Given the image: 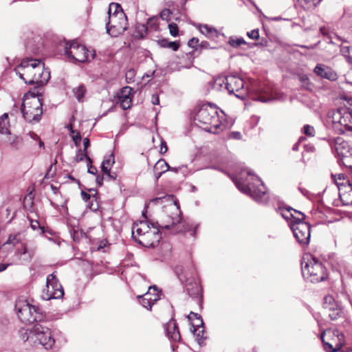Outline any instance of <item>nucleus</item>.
<instances>
[{
    "mask_svg": "<svg viewBox=\"0 0 352 352\" xmlns=\"http://www.w3.org/2000/svg\"><path fill=\"white\" fill-rule=\"evenodd\" d=\"M195 122L199 127L214 134L223 130L217 109L211 104L202 105L195 117Z\"/></svg>",
    "mask_w": 352,
    "mask_h": 352,
    "instance_id": "nucleus-4",
    "label": "nucleus"
},
{
    "mask_svg": "<svg viewBox=\"0 0 352 352\" xmlns=\"http://www.w3.org/2000/svg\"><path fill=\"white\" fill-rule=\"evenodd\" d=\"M14 71L26 84H35L36 87L45 85L50 78V71L38 59H23Z\"/></svg>",
    "mask_w": 352,
    "mask_h": 352,
    "instance_id": "nucleus-2",
    "label": "nucleus"
},
{
    "mask_svg": "<svg viewBox=\"0 0 352 352\" xmlns=\"http://www.w3.org/2000/svg\"><path fill=\"white\" fill-rule=\"evenodd\" d=\"M170 169V166L163 159L159 160L154 166V171H161L163 173Z\"/></svg>",
    "mask_w": 352,
    "mask_h": 352,
    "instance_id": "nucleus-36",
    "label": "nucleus"
},
{
    "mask_svg": "<svg viewBox=\"0 0 352 352\" xmlns=\"http://www.w3.org/2000/svg\"><path fill=\"white\" fill-rule=\"evenodd\" d=\"M226 89L230 94L234 95L236 98L243 100L247 96V89L242 78L236 75H230L226 77Z\"/></svg>",
    "mask_w": 352,
    "mask_h": 352,
    "instance_id": "nucleus-18",
    "label": "nucleus"
},
{
    "mask_svg": "<svg viewBox=\"0 0 352 352\" xmlns=\"http://www.w3.org/2000/svg\"><path fill=\"white\" fill-rule=\"evenodd\" d=\"M157 288L156 286L149 287L148 291L142 296H139L140 303L144 308L151 310L152 305L155 304V302L160 298L157 294H155L157 292Z\"/></svg>",
    "mask_w": 352,
    "mask_h": 352,
    "instance_id": "nucleus-19",
    "label": "nucleus"
},
{
    "mask_svg": "<svg viewBox=\"0 0 352 352\" xmlns=\"http://www.w3.org/2000/svg\"><path fill=\"white\" fill-rule=\"evenodd\" d=\"M333 184L338 192L340 201L342 205L346 206L352 204V185L343 174L335 175ZM332 185V183H331Z\"/></svg>",
    "mask_w": 352,
    "mask_h": 352,
    "instance_id": "nucleus-12",
    "label": "nucleus"
},
{
    "mask_svg": "<svg viewBox=\"0 0 352 352\" xmlns=\"http://www.w3.org/2000/svg\"><path fill=\"white\" fill-rule=\"evenodd\" d=\"M178 278L182 283H184L186 291L188 296L192 298H198L201 294V287L195 280L196 274L195 269L191 266L187 271L184 272L180 267L175 270Z\"/></svg>",
    "mask_w": 352,
    "mask_h": 352,
    "instance_id": "nucleus-10",
    "label": "nucleus"
},
{
    "mask_svg": "<svg viewBox=\"0 0 352 352\" xmlns=\"http://www.w3.org/2000/svg\"><path fill=\"white\" fill-rule=\"evenodd\" d=\"M168 150V147L166 145V142L164 140H162L161 144H160V153L164 154Z\"/></svg>",
    "mask_w": 352,
    "mask_h": 352,
    "instance_id": "nucleus-57",
    "label": "nucleus"
},
{
    "mask_svg": "<svg viewBox=\"0 0 352 352\" xmlns=\"http://www.w3.org/2000/svg\"><path fill=\"white\" fill-rule=\"evenodd\" d=\"M103 175L105 177L106 179L109 180H115L116 179L117 175L114 172H111V170H109L107 173H103Z\"/></svg>",
    "mask_w": 352,
    "mask_h": 352,
    "instance_id": "nucleus-51",
    "label": "nucleus"
},
{
    "mask_svg": "<svg viewBox=\"0 0 352 352\" xmlns=\"http://www.w3.org/2000/svg\"><path fill=\"white\" fill-rule=\"evenodd\" d=\"M88 166V173L92 175H96L97 173V169L96 167L93 166L91 164H87Z\"/></svg>",
    "mask_w": 352,
    "mask_h": 352,
    "instance_id": "nucleus-59",
    "label": "nucleus"
},
{
    "mask_svg": "<svg viewBox=\"0 0 352 352\" xmlns=\"http://www.w3.org/2000/svg\"><path fill=\"white\" fill-rule=\"evenodd\" d=\"M59 47L63 49L64 55L70 60L80 63L88 60V50L83 45L72 41L71 43H60Z\"/></svg>",
    "mask_w": 352,
    "mask_h": 352,
    "instance_id": "nucleus-13",
    "label": "nucleus"
},
{
    "mask_svg": "<svg viewBox=\"0 0 352 352\" xmlns=\"http://www.w3.org/2000/svg\"><path fill=\"white\" fill-rule=\"evenodd\" d=\"M278 212L280 214V215L287 221L291 220V222L292 221H296L297 218H302L305 219V215L296 210L291 207L287 208H278Z\"/></svg>",
    "mask_w": 352,
    "mask_h": 352,
    "instance_id": "nucleus-22",
    "label": "nucleus"
},
{
    "mask_svg": "<svg viewBox=\"0 0 352 352\" xmlns=\"http://www.w3.org/2000/svg\"><path fill=\"white\" fill-rule=\"evenodd\" d=\"M326 333V330L323 331L320 334V339L323 344L324 349L327 352H330V343L329 342H326L324 339V335Z\"/></svg>",
    "mask_w": 352,
    "mask_h": 352,
    "instance_id": "nucleus-48",
    "label": "nucleus"
},
{
    "mask_svg": "<svg viewBox=\"0 0 352 352\" xmlns=\"http://www.w3.org/2000/svg\"><path fill=\"white\" fill-rule=\"evenodd\" d=\"M314 71L316 75L326 79H330V73L325 69L324 65H317Z\"/></svg>",
    "mask_w": 352,
    "mask_h": 352,
    "instance_id": "nucleus-37",
    "label": "nucleus"
},
{
    "mask_svg": "<svg viewBox=\"0 0 352 352\" xmlns=\"http://www.w3.org/2000/svg\"><path fill=\"white\" fill-rule=\"evenodd\" d=\"M166 334L168 339L173 342H178L180 340V333L175 320L171 319L166 323Z\"/></svg>",
    "mask_w": 352,
    "mask_h": 352,
    "instance_id": "nucleus-23",
    "label": "nucleus"
},
{
    "mask_svg": "<svg viewBox=\"0 0 352 352\" xmlns=\"http://www.w3.org/2000/svg\"><path fill=\"white\" fill-rule=\"evenodd\" d=\"M151 102L154 105H157L160 104V99L157 95L153 94L152 96Z\"/></svg>",
    "mask_w": 352,
    "mask_h": 352,
    "instance_id": "nucleus-61",
    "label": "nucleus"
},
{
    "mask_svg": "<svg viewBox=\"0 0 352 352\" xmlns=\"http://www.w3.org/2000/svg\"><path fill=\"white\" fill-rule=\"evenodd\" d=\"M170 34L173 36H177L178 35V27L176 23H172L168 25Z\"/></svg>",
    "mask_w": 352,
    "mask_h": 352,
    "instance_id": "nucleus-47",
    "label": "nucleus"
},
{
    "mask_svg": "<svg viewBox=\"0 0 352 352\" xmlns=\"http://www.w3.org/2000/svg\"><path fill=\"white\" fill-rule=\"evenodd\" d=\"M15 311L20 320L25 324L41 322L44 318V316L39 308L30 305L26 300H16Z\"/></svg>",
    "mask_w": 352,
    "mask_h": 352,
    "instance_id": "nucleus-7",
    "label": "nucleus"
},
{
    "mask_svg": "<svg viewBox=\"0 0 352 352\" xmlns=\"http://www.w3.org/2000/svg\"><path fill=\"white\" fill-rule=\"evenodd\" d=\"M83 146H84V151H87L88 147L90 146V142L88 138H85L83 139Z\"/></svg>",
    "mask_w": 352,
    "mask_h": 352,
    "instance_id": "nucleus-64",
    "label": "nucleus"
},
{
    "mask_svg": "<svg viewBox=\"0 0 352 352\" xmlns=\"http://www.w3.org/2000/svg\"><path fill=\"white\" fill-rule=\"evenodd\" d=\"M30 226L32 230H40L41 234H44V228L40 225L39 222L37 220L30 219Z\"/></svg>",
    "mask_w": 352,
    "mask_h": 352,
    "instance_id": "nucleus-45",
    "label": "nucleus"
},
{
    "mask_svg": "<svg viewBox=\"0 0 352 352\" xmlns=\"http://www.w3.org/2000/svg\"><path fill=\"white\" fill-rule=\"evenodd\" d=\"M23 236L21 233L10 234L5 244H12L16 248L15 257L21 264L30 263L34 255V249L29 248L22 242Z\"/></svg>",
    "mask_w": 352,
    "mask_h": 352,
    "instance_id": "nucleus-9",
    "label": "nucleus"
},
{
    "mask_svg": "<svg viewBox=\"0 0 352 352\" xmlns=\"http://www.w3.org/2000/svg\"><path fill=\"white\" fill-rule=\"evenodd\" d=\"M127 25V18L124 12L112 15L110 14L106 23L107 33L112 37H117L126 30Z\"/></svg>",
    "mask_w": 352,
    "mask_h": 352,
    "instance_id": "nucleus-14",
    "label": "nucleus"
},
{
    "mask_svg": "<svg viewBox=\"0 0 352 352\" xmlns=\"http://www.w3.org/2000/svg\"><path fill=\"white\" fill-rule=\"evenodd\" d=\"M131 91V88L124 87L118 95V102L123 109H128L131 105L132 100L130 97Z\"/></svg>",
    "mask_w": 352,
    "mask_h": 352,
    "instance_id": "nucleus-24",
    "label": "nucleus"
},
{
    "mask_svg": "<svg viewBox=\"0 0 352 352\" xmlns=\"http://www.w3.org/2000/svg\"><path fill=\"white\" fill-rule=\"evenodd\" d=\"M228 43L233 47H238L241 45L245 44L246 42L243 38L230 37Z\"/></svg>",
    "mask_w": 352,
    "mask_h": 352,
    "instance_id": "nucleus-40",
    "label": "nucleus"
},
{
    "mask_svg": "<svg viewBox=\"0 0 352 352\" xmlns=\"http://www.w3.org/2000/svg\"><path fill=\"white\" fill-rule=\"evenodd\" d=\"M81 196H82V199L85 201L87 202L88 201H89L87 206L91 210H98V205L96 202V197L95 195L91 196L89 194H88L84 191H82Z\"/></svg>",
    "mask_w": 352,
    "mask_h": 352,
    "instance_id": "nucleus-29",
    "label": "nucleus"
},
{
    "mask_svg": "<svg viewBox=\"0 0 352 352\" xmlns=\"http://www.w3.org/2000/svg\"><path fill=\"white\" fill-rule=\"evenodd\" d=\"M247 35L249 38L257 40L259 38V32L258 29H254L249 32L247 33Z\"/></svg>",
    "mask_w": 352,
    "mask_h": 352,
    "instance_id": "nucleus-50",
    "label": "nucleus"
},
{
    "mask_svg": "<svg viewBox=\"0 0 352 352\" xmlns=\"http://www.w3.org/2000/svg\"><path fill=\"white\" fill-rule=\"evenodd\" d=\"M340 47V52L342 56L346 58L347 62L352 64V47L346 45H342Z\"/></svg>",
    "mask_w": 352,
    "mask_h": 352,
    "instance_id": "nucleus-35",
    "label": "nucleus"
},
{
    "mask_svg": "<svg viewBox=\"0 0 352 352\" xmlns=\"http://www.w3.org/2000/svg\"><path fill=\"white\" fill-rule=\"evenodd\" d=\"M85 158H86L87 162H89V164L92 163L91 158L87 155V151H84V150L79 149L76 155V161L78 162H81Z\"/></svg>",
    "mask_w": 352,
    "mask_h": 352,
    "instance_id": "nucleus-39",
    "label": "nucleus"
},
{
    "mask_svg": "<svg viewBox=\"0 0 352 352\" xmlns=\"http://www.w3.org/2000/svg\"><path fill=\"white\" fill-rule=\"evenodd\" d=\"M331 128L339 133L352 134V116L346 109H338L331 113Z\"/></svg>",
    "mask_w": 352,
    "mask_h": 352,
    "instance_id": "nucleus-11",
    "label": "nucleus"
},
{
    "mask_svg": "<svg viewBox=\"0 0 352 352\" xmlns=\"http://www.w3.org/2000/svg\"><path fill=\"white\" fill-rule=\"evenodd\" d=\"M303 219L297 218L296 221L290 222L289 226L298 243L302 246H305L309 244L310 241L311 227L309 223L304 222Z\"/></svg>",
    "mask_w": 352,
    "mask_h": 352,
    "instance_id": "nucleus-15",
    "label": "nucleus"
},
{
    "mask_svg": "<svg viewBox=\"0 0 352 352\" xmlns=\"http://www.w3.org/2000/svg\"><path fill=\"white\" fill-rule=\"evenodd\" d=\"M171 14V11L169 9L166 8L160 12V17L162 20L168 21Z\"/></svg>",
    "mask_w": 352,
    "mask_h": 352,
    "instance_id": "nucleus-49",
    "label": "nucleus"
},
{
    "mask_svg": "<svg viewBox=\"0 0 352 352\" xmlns=\"http://www.w3.org/2000/svg\"><path fill=\"white\" fill-rule=\"evenodd\" d=\"M120 12H123L122 7L120 5L116 3H111L109 5V10H108V14L110 16V14H116V13H118Z\"/></svg>",
    "mask_w": 352,
    "mask_h": 352,
    "instance_id": "nucleus-41",
    "label": "nucleus"
},
{
    "mask_svg": "<svg viewBox=\"0 0 352 352\" xmlns=\"http://www.w3.org/2000/svg\"><path fill=\"white\" fill-rule=\"evenodd\" d=\"M147 26L144 24L138 23L135 26L133 36L135 38H143L147 34Z\"/></svg>",
    "mask_w": 352,
    "mask_h": 352,
    "instance_id": "nucleus-30",
    "label": "nucleus"
},
{
    "mask_svg": "<svg viewBox=\"0 0 352 352\" xmlns=\"http://www.w3.org/2000/svg\"><path fill=\"white\" fill-rule=\"evenodd\" d=\"M331 341L336 342L335 346L331 344V352H337L340 351L341 347L345 342L344 336L338 330H335L331 336Z\"/></svg>",
    "mask_w": 352,
    "mask_h": 352,
    "instance_id": "nucleus-26",
    "label": "nucleus"
},
{
    "mask_svg": "<svg viewBox=\"0 0 352 352\" xmlns=\"http://www.w3.org/2000/svg\"><path fill=\"white\" fill-rule=\"evenodd\" d=\"M25 333H28L26 340H30L31 344H40L46 350L52 349L55 343L50 329L40 323H36L30 330H27Z\"/></svg>",
    "mask_w": 352,
    "mask_h": 352,
    "instance_id": "nucleus-6",
    "label": "nucleus"
},
{
    "mask_svg": "<svg viewBox=\"0 0 352 352\" xmlns=\"http://www.w3.org/2000/svg\"><path fill=\"white\" fill-rule=\"evenodd\" d=\"M192 316L196 318V319L198 320L197 324H196L197 329H195L194 325H192V327L194 334L196 337V340L197 341L199 344L201 345L204 340L205 339V338L204 337V330L203 329L204 322L202 320L201 317L197 314L190 312L188 316L189 319L191 320L192 318Z\"/></svg>",
    "mask_w": 352,
    "mask_h": 352,
    "instance_id": "nucleus-21",
    "label": "nucleus"
},
{
    "mask_svg": "<svg viewBox=\"0 0 352 352\" xmlns=\"http://www.w3.org/2000/svg\"><path fill=\"white\" fill-rule=\"evenodd\" d=\"M335 152L339 165L346 168L352 166V146L348 142L338 138L335 140Z\"/></svg>",
    "mask_w": 352,
    "mask_h": 352,
    "instance_id": "nucleus-16",
    "label": "nucleus"
},
{
    "mask_svg": "<svg viewBox=\"0 0 352 352\" xmlns=\"http://www.w3.org/2000/svg\"><path fill=\"white\" fill-rule=\"evenodd\" d=\"M114 163L115 157L113 153L105 157L101 165V170L102 173H107L109 170H111Z\"/></svg>",
    "mask_w": 352,
    "mask_h": 352,
    "instance_id": "nucleus-32",
    "label": "nucleus"
},
{
    "mask_svg": "<svg viewBox=\"0 0 352 352\" xmlns=\"http://www.w3.org/2000/svg\"><path fill=\"white\" fill-rule=\"evenodd\" d=\"M226 81L225 76L213 77L208 82L206 89L208 91L211 90L221 91L225 89Z\"/></svg>",
    "mask_w": 352,
    "mask_h": 352,
    "instance_id": "nucleus-25",
    "label": "nucleus"
},
{
    "mask_svg": "<svg viewBox=\"0 0 352 352\" xmlns=\"http://www.w3.org/2000/svg\"><path fill=\"white\" fill-rule=\"evenodd\" d=\"M32 139L34 140H38V144H39V146L40 147H44V143L43 141H41V140L39 138V137L34 132H30L28 134Z\"/></svg>",
    "mask_w": 352,
    "mask_h": 352,
    "instance_id": "nucleus-52",
    "label": "nucleus"
},
{
    "mask_svg": "<svg viewBox=\"0 0 352 352\" xmlns=\"http://www.w3.org/2000/svg\"><path fill=\"white\" fill-rule=\"evenodd\" d=\"M74 120V118L72 117V120H71V122H72L73 120ZM66 128L69 131L70 133L71 134H74L76 133V131L74 130L73 129V125H72V123L70 122L67 126Z\"/></svg>",
    "mask_w": 352,
    "mask_h": 352,
    "instance_id": "nucleus-63",
    "label": "nucleus"
},
{
    "mask_svg": "<svg viewBox=\"0 0 352 352\" xmlns=\"http://www.w3.org/2000/svg\"><path fill=\"white\" fill-rule=\"evenodd\" d=\"M87 89L84 85L80 84L73 89V93L78 102H82Z\"/></svg>",
    "mask_w": 352,
    "mask_h": 352,
    "instance_id": "nucleus-34",
    "label": "nucleus"
},
{
    "mask_svg": "<svg viewBox=\"0 0 352 352\" xmlns=\"http://www.w3.org/2000/svg\"><path fill=\"white\" fill-rule=\"evenodd\" d=\"M43 103L38 96H32L23 100L21 112L24 119L30 123H37L43 114Z\"/></svg>",
    "mask_w": 352,
    "mask_h": 352,
    "instance_id": "nucleus-8",
    "label": "nucleus"
},
{
    "mask_svg": "<svg viewBox=\"0 0 352 352\" xmlns=\"http://www.w3.org/2000/svg\"><path fill=\"white\" fill-rule=\"evenodd\" d=\"M72 138L76 146H79L81 142V135L80 133L77 132L76 134H73Z\"/></svg>",
    "mask_w": 352,
    "mask_h": 352,
    "instance_id": "nucleus-53",
    "label": "nucleus"
},
{
    "mask_svg": "<svg viewBox=\"0 0 352 352\" xmlns=\"http://www.w3.org/2000/svg\"><path fill=\"white\" fill-rule=\"evenodd\" d=\"M135 71L133 69H129L125 74L126 80L128 83L135 81Z\"/></svg>",
    "mask_w": 352,
    "mask_h": 352,
    "instance_id": "nucleus-44",
    "label": "nucleus"
},
{
    "mask_svg": "<svg viewBox=\"0 0 352 352\" xmlns=\"http://www.w3.org/2000/svg\"><path fill=\"white\" fill-rule=\"evenodd\" d=\"M152 223L147 220L140 221L135 222L132 227V237L138 242V239L143 237L151 228L150 225Z\"/></svg>",
    "mask_w": 352,
    "mask_h": 352,
    "instance_id": "nucleus-20",
    "label": "nucleus"
},
{
    "mask_svg": "<svg viewBox=\"0 0 352 352\" xmlns=\"http://www.w3.org/2000/svg\"><path fill=\"white\" fill-rule=\"evenodd\" d=\"M306 140V138L305 137H300L298 142L294 144V145L292 147V150L294 151H296L298 150V147H299V145L300 144V142L305 141Z\"/></svg>",
    "mask_w": 352,
    "mask_h": 352,
    "instance_id": "nucleus-58",
    "label": "nucleus"
},
{
    "mask_svg": "<svg viewBox=\"0 0 352 352\" xmlns=\"http://www.w3.org/2000/svg\"><path fill=\"white\" fill-rule=\"evenodd\" d=\"M26 49L28 51L33 54H36L38 51V47H32V46L29 43L26 44Z\"/></svg>",
    "mask_w": 352,
    "mask_h": 352,
    "instance_id": "nucleus-60",
    "label": "nucleus"
},
{
    "mask_svg": "<svg viewBox=\"0 0 352 352\" xmlns=\"http://www.w3.org/2000/svg\"><path fill=\"white\" fill-rule=\"evenodd\" d=\"M96 182H97L98 185L99 186H102V184L103 180H104V179H105L104 175H102V176L97 175V177H96Z\"/></svg>",
    "mask_w": 352,
    "mask_h": 352,
    "instance_id": "nucleus-62",
    "label": "nucleus"
},
{
    "mask_svg": "<svg viewBox=\"0 0 352 352\" xmlns=\"http://www.w3.org/2000/svg\"><path fill=\"white\" fill-rule=\"evenodd\" d=\"M166 209L169 213L167 215L168 220L162 221L161 223L158 222L151 223L152 228L143 237L138 239V243L147 248L155 247L162 238L160 229L172 230L171 232L173 234L189 232L192 236H195L199 225L194 226L185 221L182 222V212L175 201L166 206Z\"/></svg>",
    "mask_w": 352,
    "mask_h": 352,
    "instance_id": "nucleus-1",
    "label": "nucleus"
},
{
    "mask_svg": "<svg viewBox=\"0 0 352 352\" xmlns=\"http://www.w3.org/2000/svg\"><path fill=\"white\" fill-rule=\"evenodd\" d=\"M199 45H200L199 40L195 37L192 38L188 42V45L190 47L194 48L195 51H199Z\"/></svg>",
    "mask_w": 352,
    "mask_h": 352,
    "instance_id": "nucleus-43",
    "label": "nucleus"
},
{
    "mask_svg": "<svg viewBox=\"0 0 352 352\" xmlns=\"http://www.w3.org/2000/svg\"><path fill=\"white\" fill-rule=\"evenodd\" d=\"M157 44L163 48H170L173 51H177L179 47V41H169L167 39L163 38L157 41Z\"/></svg>",
    "mask_w": 352,
    "mask_h": 352,
    "instance_id": "nucleus-31",
    "label": "nucleus"
},
{
    "mask_svg": "<svg viewBox=\"0 0 352 352\" xmlns=\"http://www.w3.org/2000/svg\"><path fill=\"white\" fill-rule=\"evenodd\" d=\"M8 116L7 113L3 114L0 116V133L1 134H7L10 133V131L8 128Z\"/></svg>",
    "mask_w": 352,
    "mask_h": 352,
    "instance_id": "nucleus-38",
    "label": "nucleus"
},
{
    "mask_svg": "<svg viewBox=\"0 0 352 352\" xmlns=\"http://www.w3.org/2000/svg\"><path fill=\"white\" fill-rule=\"evenodd\" d=\"M201 34H204L206 37L210 39H214L218 37V31L213 27L208 25H199L198 27Z\"/></svg>",
    "mask_w": 352,
    "mask_h": 352,
    "instance_id": "nucleus-27",
    "label": "nucleus"
},
{
    "mask_svg": "<svg viewBox=\"0 0 352 352\" xmlns=\"http://www.w3.org/2000/svg\"><path fill=\"white\" fill-rule=\"evenodd\" d=\"M300 5L307 10L316 8L322 0H297Z\"/></svg>",
    "mask_w": 352,
    "mask_h": 352,
    "instance_id": "nucleus-33",
    "label": "nucleus"
},
{
    "mask_svg": "<svg viewBox=\"0 0 352 352\" xmlns=\"http://www.w3.org/2000/svg\"><path fill=\"white\" fill-rule=\"evenodd\" d=\"M301 268L304 278L311 283H318L328 278L326 267L309 253L303 254Z\"/></svg>",
    "mask_w": 352,
    "mask_h": 352,
    "instance_id": "nucleus-5",
    "label": "nucleus"
},
{
    "mask_svg": "<svg viewBox=\"0 0 352 352\" xmlns=\"http://www.w3.org/2000/svg\"><path fill=\"white\" fill-rule=\"evenodd\" d=\"M199 46V52H201L202 50H208V49H212V47H210L209 43L206 41H202L200 42Z\"/></svg>",
    "mask_w": 352,
    "mask_h": 352,
    "instance_id": "nucleus-54",
    "label": "nucleus"
},
{
    "mask_svg": "<svg viewBox=\"0 0 352 352\" xmlns=\"http://www.w3.org/2000/svg\"><path fill=\"white\" fill-rule=\"evenodd\" d=\"M315 214H318V217L321 220H324L330 214V208L327 207L322 200H319L317 210L314 212Z\"/></svg>",
    "mask_w": 352,
    "mask_h": 352,
    "instance_id": "nucleus-28",
    "label": "nucleus"
},
{
    "mask_svg": "<svg viewBox=\"0 0 352 352\" xmlns=\"http://www.w3.org/2000/svg\"><path fill=\"white\" fill-rule=\"evenodd\" d=\"M303 133L309 137H313L315 135V129L314 126L309 124H305L302 128Z\"/></svg>",
    "mask_w": 352,
    "mask_h": 352,
    "instance_id": "nucleus-42",
    "label": "nucleus"
},
{
    "mask_svg": "<svg viewBox=\"0 0 352 352\" xmlns=\"http://www.w3.org/2000/svg\"><path fill=\"white\" fill-rule=\"evenodd\" d=\"M300 80L302 82V86L306 89H311V84L309 82V78L306 75H302L300 77Z\"/></svg>",
    "mask_w": 352,
    "mask_h": 352,
    "instance_id": "nucleus-46",
    "label": "nucleus"
},
{
    "mask_svg": "<svg viewBox=\"0 0 352 352\" xmlns=\"http://www.w3.org/2000/svg\"><path fill=\"white\" fill-rule=\"evenodd\" d=\"M164 199L170 200V198L169 196H164V197H156V198L152 199L151 201V203H153V204L162 203Z\"/></svg>",
    "mask_w": 352,
    "mask_h": 352,
    "instance_id": "nucleus-56",
    "label": "nucleus"
},
{
    "mask_svg": "<svg viewBox=\"0 0 352 352\" xmlns=\"http://www.w3.org/2000/svg\"><path fill=\"white\" fill-rule=\"evenodd\" d=\"M237 188L243 193L249 195L254 201L266 204L269 196L266 187L261 179L250 170H244L240 176L233 179Z\"/></svg>",
    "mask_w": 352,
    "mask_h": 352,
    "instance_id": "nucleus-3",
    "label": "nucleus"
},
{
    "mask_svg": "<svg viewBox=\"0 0 352 352\" xmlns=\"http://www.w3.org/2000/svg\"><path fill=\"white\" fill-rule=\"evenodd\" d=\"M228 138L230 139L240 140L241 139L242 135L239 131H232L228 135Z\"/></svg>",
    "mask_w": 352,
    "mask_h": 352,
    "instance_id": "nucleus-55",
    "label": "nucleus"
},
{
    "mask_svg": "<svg viewBox=\"0 0 352 352\" xmlns=\"http://www.w3.org/2000/svg\"><path fill=\"white\" fill-rule=\"evenodd\" d=\"M46 287V290H44L41 295L43 299L48 300L52 298H63L64 295L63 288L54 273L47 276Z\"/></svg>",
    "mask_w": 352,
    "mask_h": 352,
    "instance_id": "nucleus-17",
    "label": "nucleus"
}]
</instances>
